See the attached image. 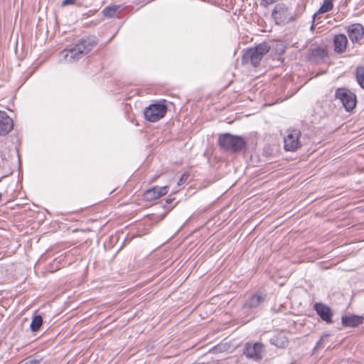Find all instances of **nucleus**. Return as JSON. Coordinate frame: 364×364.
Listing matches in <instances>:
<instances>
[{
  "instance_id": "f257e3e1",
  "label": "nucleus",
  "mask_w": 364,
  "mask_h": 364,
  "mask_svg": "<svg viewBox=\"0 0 364 364\" xmlns=\"http://www.w3.org/2000/svg\"><path fill=\"white\" fill-rule=\"evenodd\" d=\"M97 44L95 37L88 36L68 46L60 52V57L67 63H75L85 56Z\"/></svg>"
},
{
  "instance_id": "f03ea898",
  "label": "nucleus",
  "mask_w": 364,
  "mask_h": 364,
  "mask_svg": "<svg viewBox=\"0 0 364 364\" xmlns=\"http://www.w3.org/2000/svg\"><path fill=\"white\" fill-rule=\"evenodd\" d=\"M270 50V46L267 42H262L254 47H251L244 50L242 56V65L251 64L257 68L260 63L264 55Z\"/></svg>"
},
{
  "instance_id": "7ed1b4c3",
  "label": "nucleus",
  "mask_w": 364,
  "mask_h": 364,
  "mask_svg": "<svg viewBox=\"0 0 364 364\" xmlns=\"http://www.w3.org/2000/svg\"><path fill=\"white\" fill-rule=\"evenodd\" d=\"M218 144L220 149L232 153L241 151L246 148L247 145L243 137L230 133L219 134Z\"/></svg>"
},
{
  "instance_id": "20e7f679",
  "label": "nucleus",
  "mask_w": 364,
  "mask_h": 364,
  "mask_svg": "<svg viewBox=\"0 0 364 364\" xmlns=\"http://www.w3.org/2000/svg\"><path fill=\"white\" fill-rule=\"evenodd\" d=\"M166 102L163 100L146 107L144 111L145 119L149 122H156L164 118L168 110Z\"/></svg>"
},
{
  "instance_id": "39448f33",
  "label": "nucleus",
  "mask_w": 364,
  "mask_h": 364,
  "mask_svg": "<svg viewBox=\"0 0 364 364\" xmlns=\"http://www.w3.org/2000/svg\"><path fill=\"white\" fill-rule=\"evenodd\" d=\"M335 97L340 100L346 111L353 110L356 105V96L346 88H338L335 92Z\"/></svg>"
},
{
  "instance_id": "423d86ee",
  "label": "nucleus",
  "mask_w": 364,
  "mask_h": 364,
  "mask_svg": "<svg viewBox=\"0 0 364 364\" xmlns=\"http://www.w3.org/2000/svg\"><path fill=\"white\" fill-rule=\"evenodd\" d=\"M272 17L277 25L284 24L292 19L288 7L283 3L277 4L272 12Z\"/></svg>"
},
{
  "instance_id": "0eeeda50",
  "label": "nucleus",
  "mask_w": 364,
  "mask_h": 364,
  "mask_svg": "<svg viewBox=\"0 0 364 364\" xmlns=\"http://www.w3.org/2000/svg\"><path fill=\"white\" fill-rule=\"evenodd\" d=\"M264 346L262 343H246L244 354L249 358L258 361L262 359Z\"/></svg>"
},
{
  "instance_id": "6e6552de",
  "label": "nucleus",
  "mask_w": 364,
  "mask_h": 364,
  "mask_svg": "<svg viewBox=\"0 0 364 364\" xmlns=\"http://www.w3.org/2000/svg\"><path fill=\"white\" fill-rule=\"evenodd\" d=\"M301 132L297 129L290 131L284 139V149L289 151H295L301 146L299 141Z\"/></svg>"
},
{
  "instance_id": "1a4fd4ad",
  "label": "nucleus",
  "mask_w": 364,
  "mask_h": 364,
  "mask_svg": "<svg viewBox=\"0 0 364 364\" xmlns=\"http://www.w3.org/2000/svg\"><path fill=\"white\" fill-rule=\"evenodd\" d=\"M267 294L257 291L249 296L243 304V307L247 309L259 308L267 299Z\"/></svg>"
},
{
  "instance_id": "9d476101",
  "label": "nucleus",
  "mask_w": 364,
  "mask_h": 364,
  "mask_svg": "<svg viewBox=\"0 0 364 364\" xmlns=\"http://www.w3.org/2000/svg\"><path fill=\"white\" fill-rule=\"evenodd\" d=\"M346 33L353 43H358L360 41L364 36V27L362 24L356 23L350 24L345 28Z\"/></svg>"
},
{
  "instance_id": "9b49d317",
  "label": "nucleus",
  "mask_w": 364,
  "mask_h": 364,
  "mask_svg": "<svg viewBox=\"0 0 364 364\" xmlns=\"http://www.w3.org/2000/svg\"><path fill=\"white\" fill-rule=\"evenodd\" d=\"M168 186H153L146 190L143 194V198L148 202L154 201L164 196L168 192Z\"/></svg>"
},
{
  "instance_id": "f8f14e48",
  "label": "nucleus",
  "mask_w": 364,
  "mask_h": 364,
  "mask_svg": "<svg viewBox=\"0 0 364 364\" xmlns=\"http://www.w3.org/2000/svg\"><path fill=\"white\" fill-rule=\"evenodd\" d=\"M328 58V51L323 47H315L310 49L308 54V60L314 63L325 62Z\"/></svg>"
},
{
  "instance_id": "ddd939ff",
  "label": "nucleus",
  "mask_w": 364,
  "mask_h": 364,
  "mask_svg": "<svg viewBox=\"0 0 364 364\" xmlns=\"http://www.w3.org/2000/svg\"><path fill=\"white\" fill-rule=\"evenodd\" d=\"M314 309L316 311L322 321L326 322L327 323H333V311L328 306L323 303L318 302L314 305Z\"/></svg>"
},
{
  "instance_id": "4468645a",
  "label": "nucleus",
  "mask_w": 364,
  "mask_h": 364,
  "mask_svg": "<svg viewBox=\"0 0 364 364\" xmlns=\"http://www.w3.org/2000/svg\"><path fill=\"white\" fill-rule=\"evenodd\" d=\"M12 119L4 111H0V136L9 134L13 129Z\"/></svg>"
},
{
  "instance_id": "2eb2a0df",
  "label": "nucleus",
  "mask_w": 364,
  "mask_h": 364,
  "mask_svg": "<svg viewBox=\"0 0 364 364\" xmlns=\"http://www.w3.org/2000/svg\"><path fill=\"white\" fill-rule=\"evenodd\" d=\"M334 51L336 53L341 54L346 52L348 44V41L345 34L339 33L333 36V38Z\"/></svg>"
},
{
  "instance_id": "dca6fc26",
  "label": "nucleus",
  "mask_w": 364,
  "mask_h": 364,
  "mask_svg": "<svg viewBox=\"0 0 364 364\" xmlns=\"http://www.w3.org/2000/svg\"><path fill=\"white\" fill-rule=\"evenodd\" d=\"M364 318L357 315L344 316L341 318L343 326L356 327L363 323Z\"/></svg>"
},
{
  "instance_id": "f3484780",
  "label": "nucleus",
  "mask_w": 364,
  "mask_h": 364,
  "mask_svg": "<svg viewBox=\"0 0 364 364\" xmlns=\"http://www.w3.org/2000/svg\"><path fill=\"white\" fill-rule=\"evenodd\" d=\"M269 341L271 344L282 348L287 347L289 343L288 338L282 333L273 336Z\"/></svg>"
},
{
  "instance_id": "a211bd4d",
  "label": "nucleus",
  "mask_w": 364,
  "mask_h": 364,
  "mask_svg": "<svg viewBox=\"0 0 364 364\" xmlns=\"http://www.w3.org/2000/svg\"><path fill=\"white\" fill-rule=\"evenodd\" d=\"M43 322V317L41 315L34 316L30 325L31 330L33 332L38 331L42 326Z\"/></svg>"
},
{
  "instance_id": "6ab92c4d",
  "label": "nucleus",
  "mask_w": 364,
  "mask_h": 364,
  "mask_svg": "<svg viewBox=\"0 0 364 364\" xmlns=\"http://www.w3.org/2000/svg\"><path fill=\"white\" fill-rule=\"evenodd\" d=\"M119 9V6H117V5L112 6H107L103 9L102 14H103L104 16H105V17H109V18L114 17L117 15Z\"/></svg>"
},
{
  "instance_id": "aec40b11",
  "label": "nucleus",
  "mask_w": 364,
  "mask_h": 364,
  "mask_svg": "<svg viewBox=\"0 0 364 364\" xmlns=\"http://www.w3.org/2000/svg\"><path fill=\"white\" fill-rule=\"evenodd\" d=\"M355 77L359 85L364 89V68L363 66L356 68Z\"/></svg>"
},
{
  "instance_id": "412c9836",
  "label": "nucleus",
  "mask_w": 364,
  "mask_h": 364,
  "mask_svg": "<svg viewBox=\"0 0 364 364\" xmlns=\"http://www.w3.org/2000/svg\"><path fill=\"white\" fill-rule=\"evenodd\" d=\"M333 0H323V3L318 11V14H324L332 10Z\"/></svg>"
},
{
  "instance_id": "4be33fe9",
  "label": "nucleus",
  "mask_w": 364,
  "mask_h": 364,
  "mask_svg": "<svg viewBox=\"0 0 364 364\" xmlns=\"http://www.w3.org/2000/svg\"><path fill=\"white\" fill-rule=\"evenodd\" d=\"M329 337V334L328 333H326V334H323L321 338L318 341L316 345V347H315V349L316 348H323V343L326 341V340H327V338Z\"/></svg>"
},
{
  "instance_id": "5701e85b",
  "label": "nucleus",
  "mask_w": 364,
  "mask_h": 364,
  "mask_svg": "<svg viewBox=\"0 0 364 364\" xmlns=\"http://www.w3.org/2000/svg\"><path fill=\"white\" fill-rule=\"evenodd\" d=\"M277 0H261L260 5L263 7H267L269 5L274 4Z\"/></svg>"
},
{
  "instance_id": "b1692460",
  "label": "nucleus",
  "mask_w": 364,
  "mask_h": 364,
  "mask_svg": "<svg viewBox=\"0 0 364 364\" xmlns=\"http://www.w3.org/2000/svg\"><path fill=\"white\" fill-rule=\"evenodd\" d=\"M188 177H189V173H184L181 176L178 182H185L188 179Z\"/></svg>"
},
{
  "instance_id": "393cba45",
  "label": "nucleus",
  "mask_w": 364,
  "mask_h": 364,
  "mask_svg": "<svg viewBox=\"0 0 364 364\" xmlns=\"http://www.w3.org/2000/svg\"><path fill=\"white\" fill-rule=\"evenodd\" d=\"M41 360L38 359H30L26 361L24 364H40Z\"/></svg>"
},
{
  "instance_id": "a878e982",
  "label": "nucleus",
  "mask_w": 364,
  "mask_h": 364,
  "mask_svg": "<svg viewBox=\"0 0 364 364\" xmlns=\"http://www.w3.org/2000/svg\"><path fill=\"white\" fill-rule=\"evenodd\" d=\"M41 360L38 359H30L26 361L24 364H40Z\"/></svg>"
},
{
  "instance_id": "bb28decb",
  "label": "nucleus",
  "mask_w": 364,
  "mask_h": 364,
  "mask_svg": "<svg viewBox=\"0 0 364 364\" xmlns=\"http://www.w3.org/2000/svg\"><path fill=\"white\" fill-rule=\"evenodd\" d=\"M75 2V0H63L62 2L63 6H67L70 4H74Z\"/></svg>"
},
{
  "instance_id": "cd10ccee",
  "label": "nucleus",
  "mask_w": 364,
  "mask_h": 364,
  "mask_svg": "<svg viewBox=\"0 0 364 364\" xmlns=\"http://www.w3.org/2000/svg\"><path fill=\"white\" fill-rule=\"evenodd\" d=\"M174 200V198H171V196H169L168 198L166 200V203L171 204Z\"/></svg>"
},
{
  "instance_id": "c85d7f7f",
  "label": "nucleus",
  "mask_w": 364,
  "mask_h": 364,
  "mask_svg": "<svg viewBox=\"0 0 364 364\" xmlns=\"http://www.w3.org/2000/svg\"><path fill=\"white\" fill-rule=\"evenodd\" d=\"M5 176L4 175H2L1 176H0V179H1L2 178H4Z\"/></svg>"
},
{
  "instance_id": "c756f323",
  "label": "nucleus",
  "mask_w": 364,
  "mask_h": 364,
  "mask_svg": "<svg viewBox=\"0 0 364 364\" xmlns=\"http://www.w3.org/2000/svg\"><path fill=\"white\" fill-rule=\"evenodd\" d=\"M314 24H312L311 27V29H313L314 28Z\"/></svg>"
}]
</instances>
